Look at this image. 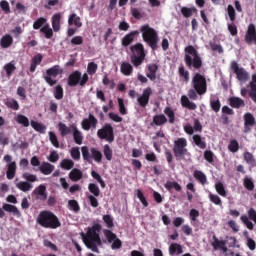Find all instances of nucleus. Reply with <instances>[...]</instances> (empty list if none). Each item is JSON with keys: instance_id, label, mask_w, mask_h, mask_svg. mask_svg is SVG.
Returning <instances> with one entry per match:
<instances>
[{"instance_id": "f257e3e1", "label": "nucleus", "mask_w": 256, "mask_h": 256, "mask_svg": "<svg viewBox=\"0 0 256 256\" xmlns=\"http://www.w3.org/2000/svg\"><path fill=\"white\" fill-rule=\"evenodd\" d=\"M191 85L192 88L187 91V96H181L180 102L181 106H183L184 108L190 111H195L197 109V105L195 104V102H190V100L197 101L199 99V96H203L207 93V79L201 73H195L192 76Z\"/></svg>"}, {"instance_id": "f03ea898", "label": "nucleus", "mask_w": 256, "mask_h": 256, "mask_svg": "<svg viewBox=\"0 0 256 256\" xmlns=\"http://www.w3.org/2000/svg\"><path fill=\"white\" fill-rule=\"evenodd\" d=\"M102 227L100 224H94L88 228V232L83 234L82 239L86 248L90 249L92 252L99 254L98 246L103 245V241L100 238V231Z\"/></svg>"}, {"instance_id": "7ed1b4c3", "label": "nucleus", "mask_w": 256, "mask_h": 256, "mask_svg": "<svg viewBox=\"0 0 256 256\" xmlns=\"http://www.w3.org/2000/svg\"><path fill=\"white\" fill-rule=\"evenodd\" d=\"M184 62L187 68L199 71L203 67V61L199 51L193 45L184 48Z\"/></svg>"}, {"instance_id": "20e7f679", "label": "nucleus", "mask_w": 256, "mask_h": 256, "mask_svg": "<svg viewBox=\"0 0 256 256\" xmlns=\"http://www.w3.org/2000/svg\"><path fill=\"white\" fill-rule=\"evenodd\" d=\"M37 225H40L44 229L57 230L62 223L56 214L51 211H41L36 218Z\"/></svg>"}, {"instance_id": "39448f33", "label": "nucleus", "mask_w": 256, "mask_h": 256, "mask_svg": "<svg viewBox=\"0 0 256 256\" xmlns=\"http://www.w3.org/2000/svg\"><path fill=\"white\" fill-rule=\"evenodd\" d=\"M141 33L143 41L149 45L151 50L157 51L160 41L157 31H155L154 28H151L148 24H145L141 27Z\"/></svg>"}, {"instance_id": "423d86ee", "label": "nucleus", "mask_w": 256, "mask_h": 256, "mask_svg": "<svg viewBox=\"0 0 256 256\" xmlns=\"http://www.w3.org/2000/svg\"><path fill=\"white\" fill-rule=\"evenodd\" d=\"M89 81V76L87 73H82L78 70L72 72L67 78V85L70 87L80 86L85 87Z\"/></svg>"}, {"instance_id": "0eeeda50", "label": "nucleus", "mask_w": 256, "mask_h": 256, "mask_svg": "<svg viewBox=\"0 0 256 256\" xmlns=\"http://www.w3.org/2000/svg\"><path fill=\"white\" fill-rule=\"evenodd\" d=\"M63 74V68L59 65H54L52 68H48L46 70V74L43 75V80L46 81V83L53 87L57 85L58 81L53 78H57L59 75Z\"/></svg>"}, {"instance_id": "6e6552de", "label": "nucleus", "mask_w": 256, "mask_h": 256, "mask_svg": "<svg viewBox=\"0 0 256 256\" xmlns=\"http://www.w3.org/2000/svg\"><path fill=\"white\" fill-rule=\"evenodd\" d=\"M188 141L184 137H180L174 141L173 154L175 158H183L188 154Z\"/></svg>"}, {"instance_id": "1a4fd4ad", "label": "nucleus", "mask_w": 256, "mask_h": 256, "mask_svg": "<svg viewBox=\"0 0 256 256\" xmlns=\"http://www.w3.org/2000/svg\"><path fill=\"white\" fill-rule=\"evenodd\" d=\"M97 137L108 143L115 141V132L113 131L112 125L110 123L104 124L101 129L97 130Z\"/></svg>"}, {"instance_id": "9d476101", "label": "nucleus", "mask_w": 256, "mask_h": 256, "mask_svg": "<svg viewBox=\"0 0 256 256\" xmlns=\"http://www.w3.org/2000/svg\"><path fill=\"white\" fill-rule=\"evenodd\" d=\"M250 220L254 221V223L256 224V210L253 207L249 209L248 216H240V221H242L243 225H245L248 230L252 231L254 230V224Z\"/></svg>"}, {"instance_id": "9b49d317", "label": "nucleus", "mask_w": 256, "mask_h": 256, "mask_svg": "<svg viewBox=\"0 0 256 256\" xmlns=\"http://www.w3.org/2000/svg\"><path fill=\"white\" fill-rule=\"evenodd\" d=\"M103 235L106 237L107 242L112 244L111 248L116 250L122 248V241L117 237L115 233L110 231L109 229L103 230Z\"/></svg>"}, {"instance_id": "f8f14e48", "label": "nucleus", "mask_w": 256, "mask_h": 256, "mask_svg": "<svg viewBox=\"0 0 256 256\" xmlns=\"http://www.w3.org/2000/svg\"><path fill=\"white\" fill-rule=\"evenodd\" d=\"M231 70L236 74L238 81H247L249 79V73L244 68H239L236 61L231 63Z\"/></svg>"}, {"instance_id": "ddd939ff", "label": "nucleus", "mask_w": 256, "mask_h": 256, "mask_svg": "<svg viewBox=\"0 0 256 256\" xmlns=\"http://www.w3.org/2000/svg\"><path fill=\"white\" fill-rule=\"evenodd\" d=\"M244 41L247 45H256V27L254 24H249L248 29L246 30Z\"/></svg>"}, {"instance_id": "4468645a", "label": "nucleus", "mask_w": 256, "mask_h": 256, "mask_svg": "<svg viewBox=\"0 0 256 256\" xmlns=\"http://www.w3.org/2000/svg\"><path fill=\"white\" fill-rule=\"evenodd\" d=\"M98 125V119L94 117L93 114H89V118H85L81 122L82 129L84 131H89L92 129H96Z\"/></svg>"}, {"instance_id": "2eb2a0df", "label": "nucleus", "mask_w": 256, "mask_h": 256, "mask_svg": "<svg viewBox=\"0 0 256 256\" xmlns=\"http://www.w3.org/2000/svg\"><path fill=\"white\" fill-rule=\"evenodd\" d=\"M152 95V88H145L142 96L137 98L138 104L139 106H141L142 108H146V106L149 103V99L151 98Z\"/></svg>"}, {"instance_id": "dca6fc26", "label": "nucleus", "mask_w": 256, "mask_h": 256, "mask_svg": "<svg viewBox=\"0 0 256 256\" xmlns=\"http://www.w3.org/2000/svg\"><path fill=\"white\" fill-rule=\"evenodd\" d=\"M139 35V31H132L130 33H127L124 38L121 39V45L122 47H129L133 42L134 38Z\"/></svg>"}, {"instance_id": "f3484780", "label": "nucleus", "mask_w": 256, "mask_h": 256, "mask_svg": "<svg viewBox=\"0 0 256 256\" xmlns=\"http://www.w3.org/2000/svg\"><path fill=\"white\" fill-rule=\"evenodd\" d=\"M130 50L132 52V56L146 58L145 48L143 47L142 43L134 44L131 46Z\"/></svg>"}, {"instance_id": "a211bd4d", "label": "nucleus", "mask_w": 256, "mask_h": 256, "mask_svg": "<svg viewBox=\"0 0 256 256\" xmlns=\"http://www.w3.org/2000/svg\"><path fill=\"white\" fill-rule=\"evenodd\" d=\"M254 125H255V118H254L253 114H251L250 112H246L244 114V129H245V132L251 131L250 127H252Z\"/></svg>"}, {"instance_id": "6ab92c4d", "label": "nucleus", "mask_w": 256, "mask_h": 256, "mask_svg": "<svg viewBox=\"0 0 256 256\" xmlns=\"http://www.w3.org/2000/svg\"><path fill=\"white\" fill-rule=\"evenodd\" d=\"M34 171H40L44 175H51L54 171V166L50 162H42L38 169L34 168Z\"/></svg>"}, {"instance_id": "aec40b11", "label": "nucleus", "mask_w": 256, "mask_h": 256, "mask_svg": "<svg viewBox=\"0 0 256 256\" xmlns=\"http://www.w3.org/2000/svg\"><path fill=\"white\" fill-rule=\"evenodd\" d=\"M134 68L128 62H122L120 65V72L125 77H130L133 74Z\"/></svg>"}, {"instance_id": "412c9836", "label": "nucleus", "mask_w": 256, "mask_h": 256, "mask_svg": "<svg viewBox=\"0 0 256 256\" xmlns=\"http://www.w3.org/2000/svg\"><path fill=\"white\" fill-rule=\"evenodd\" d=\"M72 131H73V141L77 145H82L83 144V133L75 126L72 125Z\"/></svg>"}, {"instance_id": "4be33fe9", "label": "nucleus", "mask_w": 256, "mask_h": 256, "mask_svg": "<svg viewBox=\"0 0 256 256\" xmlns=\"http://www.w3.org/2000/svg\"><path fill=\"white\" fill-rule=\"evenodd\" d=\"M167 118L164 114L155 115L153 117V122H150V126H164L167 123Z\"/></svg>"}, {"instance_id": "5701e85b", "label": "nucleus", "mask_w": 256, "mask_h": 256, "mask_svg": "<svg viewBox=\"0 0 256 256\" xmlns=\"http://www.w3.org/2000/svg\"><path fill=\"white\" fill-rule=\"evenodd\" d=\"M68 178L73 182L81 181L83 178V173L78 168H73L70 173H68Z\"/></svg>"}, {"instance_id": "b1692460", "label": "nucleus", "mask_w": 256, "mask_h": 256, "mask_svg": "<svg viewBox=\"0 0 256 256\" xmlns=\"http://www.w3.org/2000/svg\"><path fill=\"white\" fill-rule=\"evenodd\" d=\"M192 140H193V143L201 150H205L207 148V143L205 142V138H202L201 135L199 134L193 135Z\"/></svg>"}, {"instance_id": "393cba45", "label": "nucleus", "mask_w": 256, "mask_h": 256, "mask_svg": "<svg viewBox=\"0 0 256 256\" xmlns=\"http://www.w3.org/2000/svg\"><path fill=\"white\" fill-rule=\"evenodd\" d=\"M169 255L175 256V255H182L183 254V248L178 243H172L168 248Z\"/></svg>"}, {"instance_id": "a878e982", "label": "nucleus", "mask_w": 256, "mask_h": 256, "mask_svg": "<svg viewBox=\"0 0 256 256\" xmlns=\"http://www.w3.org/2000/svg\"><path fill=\"white\" fill-rule=\"evenodd\" d=\"M13 43H14V38H12L10 34H6L5 36H2V38L0 39V47L2 49H7L11 47Z\"/></svg>"}, {"instance_id": "bb28decb", "label": "nucleus", "mask_w": 256, "mask_h": 256, "mask_svg": "<svg viewBox=\"0 0 256 256\" xmlns=\"http://www.w3.org/2000/svg\"><path fill=\"white\" fill-rule=\"evenodd\" d=\"M58 131L60 132L61 137L64 138L72 133V125L68 127L64 122H59Z\"/></svg>"}, {"instance_id": "cd10ccee", "label": "nucleus", "mask_w": 256, "mask_h": 256, "mask_svg": "<svg viewBox=\"0 0 256 256\" xmlns=\"http://www.w3.org/2000/svg\"><path fill=\"white\" fill-rule=\"evenodd\" d=\"M148 71L149 73H147V77L150 81H155L157 79L158 65L155 63L149 64Z\"/></svg>"}, {"instance_id": "c85d7f7f", "label": "nucleus", "mask_w": 256, "mask_h": 256, "mask_svg": "<svg viewBox=\"0 0 256 256\" xmlns=\"http://www.w3.org/2000/svg\"><path fill=\"white\" fill-rule=\"evenodd\" d=\"M2 210H5L8 213H12L17 218H20L22 215L20 210H18L17 206L11 204H4V206H2Z\"/></svg>"}, {"instance_id": "c756f323", "label": "nucleus", "mask_w": 256, "mask_h": 256, "mask_svg": "<svg viewBox=\"0 0 256 256\" xmlns=\"http://www.w3.org/2000/svg\"><path fill=\"white\" fill-rule=\"evenodd\" d=\"M16 162H11L7 165L6 178L8 180H13L16 175Z\"/></svg>"}, {"instance_id": "7c9ffc66", "label": "nucleus", "mask_w": 256, "mask_h": 256, "mask_svg": "<svg viewBox=\"0 0 256 256\" xmlns=\"http://www.w3.org/2000/svg\"><path fill=\"white\" fill-rule=\"evenodd\" d=\"M4 71L6 72V77L10 79L14 72L16 71L15 61H11L10 63H6L4 66Z\"/></svg>"}, {"instance_id": "2f4dec72", "label": "nucleus", "mask_w": 256, "mask_h": 256, "mask_svg": "<svg viewBox=\"0 0 256 256\" xmlns=\"http://www.w3.org/2000/svg\"><path fill=\"white\" fill-rule=\"evenodd\" d=\"M213 240H214V242H212V246H213L214 250L221 249L224 252L227 251L226 241H219V239L215 235L213 236Z\"/></svg>"}, {"instance_id": "473e14b6", "label": "nucleus", "mask_w": 256, "mask_h": 256, "mask_svg": "<svg viewBox=\"0 0 256 256\" xmlns=\"http://www.w3.org/2000/svg\"><path fill=\"white\" fill-rule=\"evenodd\" d=\"M164 186L169 193H171L172 190H175L177 192L182 191V186L179 185L178 182L167 181Z\"/></svg>"}, {"instance_id": "72a5a7b5", "label": "nucleus", "mask_w": 256, "mask_h": 256, "mask_svg": "<svg viewBox=\"0 0 256 256\" xmlns=\"http://www.w3.org/2000/svg\"><path fill=\"white\" fill-rule=\"evenodd\" d=\"M34 195L41 196L40 199L47 200L46 186L41 184L37 186L34 190Z\"/></svg>"}, {"instance_id": "f704fd0d", "label": "nucleus", "mask_w": 256, "mask_h": 256, "mask_svg": "<svg viewBox=\"0 0 256 256\" xmlns=\"http://www.w3.org/2000/svg\"><path fill=\"white\" fill-rule=\"evenodd\" d=\"M68 25L69 26L75 25L78 28L82 27L81 18L76 14H71L70 17H68Z\"/></svg>"}, {"instance_id": "c9c22d12", "label": "nucleus", "mask_w": 256, "mask_h": 256, "mask_svg": "<svg viewBox=\"0 0 256 256\" xmlns=\"http://www.w3.org/2000/svg\"><path fill=\"white\" fill-rule=\"evenodd\" d=\"M230 106L234 109H239L245 106L242 98L232 97L230 98Z\"/></svg>"}, {"instance_id": "e433bc0d", "label": "nucleus", "mask_w": 256, "mask_h": 256, "mask_svg": "<svg viewBox=\"0 0 256 256\" xmlns=\"http://www.w3.org/2000/svg\"><path fill=\"white\" fill-rule=\"evenodd\" d=\"M193 178H195L202 185L207 183V176L202 171L196 170L193 172Z\"/></svg>"}, {"instance_id": "4c0bfd02", "label": "nucleus", "mask_w": 256, "mask_h": 256, "mask_svg": "<svg viewBox=\"0 0 256 256\" xmlns=\"http://www.w3.org/2000/svg\"><path fill=\"white\" fill-rule=\"evenodd\" d=\"M178 74L180 78H183V81L188 83L190 81V73L184 68L183 65H180L178 68Z\"/></svg>"}, {"instance_id": "58836bf2", "label": "nucleus", "mask_w": 256, "mask_h": 256, "mask_svg": "<svg viewBox=\"0 0 256 256\" xmlns=\"http://www.w3.org/2000/svg\"><path fill=\"white\" fill-rule=\"evenodd\" d=\"M74 166L75 163L71 159H64L60 162V168L65 171H70L71 169L74 168Z\"/></svg>"}, {"instance_id": "ea45409f", "label": "nucleus", "mask_w": 256, "mask_h": 256, "mask_svg": "<svg viewBox=\"0 0 256 256\" xmlns=\"http://www.w3.org/2000/svg\"><path fill=\"white\" fill-rule=\"evenodd\" d=\"M16 187L18 188V190L23 191L24 193H27L28 191L33 189V185L29 182H18L16 184Z\"/></svg>"}, {"instance_id": "a19ab883", "label": "nucleus", "mask_w": 256, "mask_h": 256, "mask_svg": "<svg viewBox=\"0 0 256 256\" xmlns=\"http://www.w3.org/2000/svg\"><path fill=\"white\" fill-rule=\"evenodd\" d=\"M14 121L26 128L30 126L29 119L23 114H18L16 118H14Z\"/></svg>"}, {"instance_id": "79ce46f5", "label": "nucleus", "mask_w": 256, "mask_h": 256, "mask_svg": "<svg viewBox=\"0 0 256 256\" xmlns=\"http://www.w3.org/2000/svg\"><path fill=\"white\" fill-rule=\"evenodd\" d=\"M163 113H165V115L168 117L169 124L175 123L176 116H175V112L172 110L171 107H166L163 110Z\"/></svg>"}, {"instance_id": "37998d69", "label": "nucleus", "mask_w": 256, "mask_h": 256, "mask_svg": "<svg viewBox=\"0 0 256 256\" xmlns=\"http://www.w3.org/2000/svg\"><path fill=\"white\" fill-rule=\"evenodd\" d=\"M40 32L44 34L46 39H51L53 37V30L50 27V24H44V26L40 28Z\"/></svg>"}, {"instance_id": "c03bdc74", "label": "nucleus", "mask_w": 256, "mask_h": 256, "mask_svg": "<svg viewBox=\"0 0 256 256\" xmlns=\"http://www.w3.org/2000/svg\"><path fill=\"white\" fill-rule=\"evenodd\" d=\"M244 161L248 163V165H251L252 167L256 166V160L252 153L250 152H244L243 154Z\"/></svg>"}, {"instance_id": "a18cd8bd", "label": "nucleus", "mask_w": 256, "mask_h": 256, "mask_svg": "<svg viewBox=\"0 0 256 256\" xmlns=\"http://www.w3.org/2000/svg\"><path fill=\"white\" fill-rule=\"evenodd\" d=\"M32 129H34L37 132H40L41 134H44L46 131V126L40 122L31 121L30 122Z\"/></svg>"}, {"instance_id": "49530a36", "label": "nucleus", "mask_w": 256, "mask_h": 256, "mask_svg": "<svg viewBox=\"0 0 256 256\" xmlns=\"http://www.w3.org/2000/svg\"><path fill=\"white\" fill-rule=\"evenodd\" d=\"M68 210L73 211V213H79L81 210V207L79 205V202L76 200H68Z\"/></svg>"}, {"instance_id": "de8ad7c7", "label": "nucleus", "mask_w": 256, "mask_h": 256, "mask_svg": "<svg viewBox=\"0 0 256 256\" xmlns=\"http://www.w3.org/2000/svg\"><path fill=\"white\" fill-rule=\"evenodd\" d=\"M47 24V19L44 17L41 18H37L34 22V25H32V28H34V30H41L42 27H44Z\"/></svg>"}, {"instance_id": "09e8293b", "label": "nucleus", "mask_w": 256, "mask_h": 256, "mask_svg": "<svg viewBox=\"0 0 256 256\" xmlns=\"http://www.w3.org/2000/svg\"><path fill=\"white\" fill-rule=\"evenodd\" d=\"M90 152L92 159H94L97 163H100L103 160V154L99 150L92 147Z\"/></svg>"}, {"instance_id": "8fccbe9b", "label": "nucleus", "mask_w": 256, "mask_h": 256, "mask_svg": "<svg viewBox=\"0 0 256 256\" xmlns=\"http://www.w3.org/2000/svg\"><path fill=\"white\" fill-rule=\"evenodd\" d=\"M5 105L7 106V108L12 109L13 111L20 110V104L14 98L7 100V102H5Z\"/></svg>"}, {"instance_id": "3c124183", "label": "nucleus", "mask_w": 256, "mask_h": 256, "mask_svg": "<svg viewBox=\"0 0 256 256\" xmlns=\"http://www.w3.org/2000/svg\"><path fill=\"white\" fill-rule=\"evenodd\" d=\"M60 19V14H54V16L52 17V27L53 31L55 32H58L60 30Z\"/></svg>"}, {"instance_id": "603ef678", "label": "nucleus", "mask_w": 256, "mask_h": 256, "mask_svg": "<svg viewBox=\"0 0 256 256\" xmlns=\"http://www.w3.org/2000/svg\"><path fill=\"white\" fill-rule=\"evenodd\" d=\"M243 185L246 190L253 191L255 189V184L253 182V179H251L248 176L244 177Z\"/></svg>"}, {"instance_id": "864d4df0", "label": "nucleus", "mask_w": 256, "mask_h": 256, "mask_svg": "<svg viewBox=\"0 0 256 256\" xmlns=\"http://www.w3.org/2000/svg\"><path fill=\"white\" fill-rule=\"evenodd\" d=\"M146 57H139L136 55H131V63L133 64V67H140L142 63L145 61Z\"/></svg>"}, {"instance_id": "5fc2aeb1", "label": "nucleus", "mask_w": 256, "mask_h": 256, "mask_svg": "<svg viewBox=\"0 0 256 256\" xmlns=\"http://www.w3.org/2000/svg\"><path fill=\"white\" fill-rule=\"evenodd\" d=\"M103 155L107 161H112L113 151L109 144L103 146Z\"/></svg>"}, {"instance_id": "6e6d98bb", "label": "nucleus", "mask_w": 256, "mask_h": 256, "mask_svg": "<svg viewBox=\"0 0 256 256\" xmlns=\"http://www.w3.org/2000/svg\"><path fill=\"white\" fill-rule=\"evenodd\" d=\"M98 71V64L94 62L88 63V67L86 68L87 75L93 76Z\"/></svg>"}, {"instance_id": "4d7b16f0", "label": "nucleus", "mask_w": 256, "mask_h": 256, "mask_svg": "<svg viewBox=\"0 0 256 256\" xmlns=\"http://www.w3.org/2000/svg\"><path fill=\"white\" fill-rule=\"evenodd\" d=\"M203 157L210 165H214L215 155L211 150L204 151Z\"/></svg>"}, {"instance_id": "13d9d810", "label": "nucleus", "mask_w": 256, "mask_h": 256, "mask_svg": "<svg viewBox=\"0 0 256 256\" xmlns=\"http://www.w3.org/2000/svg\"><path fill=\"white\" fill-rule=\"evenodd\" d=\"M70 155L74 161H80V159H81L80 148L72 147L70 150Z\"/></svg>"}, {"instance_id": "bf43d9fd", "label": "nucleus", "mask_w": 256, "mask_h": 256, "mask_svg": "<svg viewBox=\"0 0 256 256\" xmlns=\"http://www.w3.org/2000/svg\"><path fill=\"white\" fill-rule=\"evenodd\" d=\"M180 12L185 18H189L193 16L194 12H196V8L181 7Z\"/></svg>"}, {"instance_id": "052dcab7", "label": "nucleus", "mask_w": 256, "mask_h": 256, "mask_svg": "<svg viewBox=\"0 0 256 256\" xmlns=\"http://www.w3.org/2000/svg\"><path fill=\"white\" fill-rule=\"evenodd\" d=\"M91 176L92 178H94V180H97L98 184H100L102 189H105L106 187L105 181L103 180V178L100 176L98 172L91 171Z\"/></svg>"}, {"instance_id": "680f3d73", "label": "nucleus", "mask_w": 256, "mask_h": 256, "mask_svg": "<svg viewBox=\"0 0 256 256\" xmlns=\"http://www.w3.org/2000/svg\"><path fill=\"white\" fill-rule=\"evenodd\" d=\"M89 192L94 195V197H99L100 195V188L95 183H90L88 186Z\"/></svg>"}, {"instance_id": "e2e57ef3", "label": "nucleus", "mask_w": 256, "mask_h": 256, "mask_svg": "<svg viewBox=\"0 0 256 256\" xmlns=\"http://www.w3.org/2000/svg\"><path fill=\"white\" fill-rule=\"evenodd\" d=\"M54 97L56 100H62L64 97V90L61 85H56L54 90Z\"/></svg>"}, {"instance_id": "0e129e2a", "label": "nucleus", "mask_w": 256, "mask_h": 256, "mask_svg": "<svg viewBox=\"0 0 256 256\" xmlns=\"http://www.w3.org/2000/svg\"><path fill=\"white\" fill-rule=\"evenodd\" d=\"M215 190L216 192L222 196V197H226V190H225V186L222 182H216L215 184Z\"/></svg>"}, {"instance_id": "69168bd1", "label": "nucleus", "mask_w": 256, "mask_h": 256, "mask_svg": "<svg viewBox=\"0 0 256 256\" xmlns=\"http://www.w3.org/2000/svg\"><path fill=\"white\" fill-rule=\"evenodd\" d=\"M131 15L134 19L140 20L142 15V8L131 7Z\"/></svg>"}, {"instance_id": "338daca9", "label": "nucleus", "mask_w": 256, "mask_h": 256, "mask_svg": "<svg viewBox=\"0 0 256 256\" xmlns=\"http://www.w3.org/2000/svg\"><path fill=\"white\" fill-rule=\"evenodd\" d=\"M103 222L106 224L108 229L115 227V224L113 223V217L111 215H104Z\"/></svg>"}, {"instance_id": "774afa93", "label": "nucleus", "mask_w": 256, "mask_h": 256, "mask_svg": "<svg viewBox=\"0 0 256 256\" xmlns=\"http://www.w3.org/2000/svg\"><path fill=\"white\" fill-rule=\"evenodd\" d=\"M239 149V143L237 140L233 139L230 141V144H228V151H231L232 153H236Z\"/></svg>"}]
</instances>
